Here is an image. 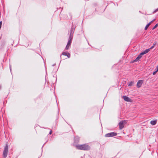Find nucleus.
Returning a JSON list of instances; mask_svg holds the SVG:
<instances>
[{"label": "nucleus", "instance_id": "f257e3e1", "mask_svg": "<svg viewBox=\"0 0 158 158\" xmlns=\"http://www.w3.org/2000/svg\"><path fill=\"white\" fill-rule=\"evenodd\" d=\"M76 148L78 149L83 150H88L90 149V147L86 144H83L81 145H77L76 146Z\"/></svg>", "mask_w": 158, "mask_h": 158}, {"label": "nucleus", "instance_id": "f03ea898", "mask_svg": "<svg viewBox=\"0 0 158 158\" xmlns=\"http://www.w3.org/2000/svg\"><path fill=\"white\" fill-rule=\"evenodd\" d=\"M8 145L6 144L3 151L2 156L3 158H6L7 156L8 152Z\"/></svg>", "mask_w": 158, "mask_h": 158}, {"label": "nucleus", "instance_id": "7ed1b4c3", "mask_svg": "<svg viewBox=\"0 0 158 158\" xmlns=\"http://www.w3.org/2000/svg\"><path fill=\"white\" fill-rule=\"evenodd\" d=\"M76 27L74 25H72L71 29L70 31V35L69 37L73 38V34L75 29Z\"/></svg>", "mask_w": 158, "mask_h": 158}, {"label": "nucleus", "instance_id": "20e7f679", "mask_svg": "<svg viewBox=\"0 0 158 158\" xmlns=\"http://www.w3.org/2000/svg\"><path fill=\"white\" fill-rule=\"evenodd\" d=\"M117 135V134L115 132H112L108 133L105 135V137H113L116 136Z\"/></svg>", "mask_w": 158, "mask_h": 158}, {"label": "nucleus", "instance_id": "39448f33", "mask_svg": "<svg viewBox=\"0 0 158 158\" xmlns=\"http://www.w3.org/2000/svg\"><path fill=\"white\" fill-rule=\"evenodd\" d=\"M125 121H121L119 123V128L120 129H122L124 127V123Z\"/></svg>", "mask_w": 158, "mask_h": 158}, {"label": "nucleus", "instance_id": "423d86ee", "mask_svg": "<svg viewBox=\"0 0 158 158\" xmlns=\"http://www.w3.org/2000/svg\"><path fill=\"white\" fill-rule=\"evenodd\" d=\"M143 82V81L142 80H139L137 84V86L138 88L140 87Z\"/></svg>", "mask_w": 158, "mask_h": 158}, {"label": "nucleus", "instance_id": "0eeeda50", "mask_svg": "<svg viewBox=\"0 0 158 158\" xmlns=\"http://www.w3.org/2000/svg\"><path fill=\"white\" fill-rule=\"evenodd\" d=\"M150 51V49H147L145 50L144 51L142 52H141L140 54L141 56L147 53H148L149 51Z\"/></svg>", "mask_w": 158, "mask_h": 158}, {"label": "nucleus", "instance_id": "6e6552de", "mask_svg": "<svg viewBox=\"0 0 158 158\" xmlns=\"http://www.w3.org/2000/svg\"><path fill=\"white\" fill-rule=\"evenodd\" d=\"M141 57L142 56L139 54L138 56L133 61L132 63L137 61L141 58Z\"/></svg>", "mask_w": 158, "mask_h": 158}, {"label": "nucleus", "instance_id": "1a4fd4ad", "mask_svg": "<svg viewBox=\"0 0 158 158\" xmlns=\"http://www.w3.org/2000/svg\"><path fill=\"white\" fill-rule=\"evenodd\" d=\"M123 98L124 99V100L127 102H130V98L126 96H123Z\"/></svg>", "mask_w": 158, "mask_h": 158}, {"label": "nucleus", "instance_id": "9d476101", "mask_svg": "<svg viewBox=\"0 0 158 158\" xmlns=\"http://www.w3.org/2000/svg\"><path fill=\"white\" fill-rule=\"evenodd\" d=\"M79 138L78 136H76L75 137L74 139V143H77L79 142Z\"/></svg>", "mask_w": 158, "mask_h": 158}, {"label": "nucleus", "instance_id": "9b49d317", "mask_svg": "<svg viewBox=\"0 0 158 158\" xmlns=\"http://www.w3.org/2000/svg\"><path fill=\"white\" fill-rule=\"evenodd\" d=\"M155 20V19H153L150 22H149L145 26V30H146L148 29V27H149V26L151 24V23H152L153 21Z\"/></svg>", "mask_w": 158, "mask_h": 158}, {"label": "nucleus", "instance_id": "f8f14e48", "mask_svg": "<svg viewBox=\"0 0 158 158\" xmlns=\"http://www.w3.org/2000/svg\"><path fill=\"white\" fill-rule=\"evenodd\" d=\"M73 38H72L71 37H69L68 41L67 44L70 45Z\"/></svg>", "mask_w": 158, "mask_h": 158}, {"label": "nucleus", "instance_id": "ddd939ff", "mask_svg": "<svg viewBox=\"0 0 158 158\" xmlns=\"http://www.w3.org/2000/svg\"><path fill=\"white\" fill-rule=\"evenodd\" d=\"M150 123L152 125H155L156 123V121L152 120L150 122Z\"/></svg>", "mask_w": 158, "mask_h": 158}, {"label": "nucleus", "instance_id": "4468645a", "mask_svg": "<svg viewBox=\"0 0 158 158\" xmlns=\"http://www.w3.org/2000/svg\"><path fill=\"white\" fill-rule=\"evenodd\" d=\"M156 42H155L153 44V45L149 48V49H150V50L151 49H152V48H153L154 47V46L156 45Z\"/></svg>", "mask_w": 158, "mask_h": 158}, {"label": "nucleus", "instance_id": "2eb2a0df", "mask_svg": "<svg viewBox=\"0 0 158 158\" xmlns=\"http://www.w3.org/2000/svg\"><path fill=\"white\" fill-rule=\"evenodd\" d=\"M70 45H68V44H67V45L65 48V49L66 50H68L70 47Z\"/></svg>", "mask_w": 158, "mask_h": 158}, {"label": "nucleus", "instance_id": "dca6fc26", "mask_svg": "<svg viewBox=\"0 0 158 158\" xmlns=\"http://www.w3.org/2000/svg\"><path fill=\"white\" fill-rule=\"evenodd\" d=\"M134 82L132 81L130 82L128 85V86H131L133 85Z\"/></svg>", "mask_w": 158, "mask_h": 158}, {"label": "nucleus", "instance_id": "f3484780", "mask_svg": "<svg viewBox=\"0 0 158 158\" xmlns=\"http://www.w3.org/2000/svg\"><path fill=\"white\" fill-rule=\"evenodd\" d=\"M158 26V23H157L156 24L155 26L153 27L152 28V30L155 29Z\"/></svg>", "mask_w": 158, "mask_h": 158}, {"label": "nucleus", "instance_id": "a211bd4d", "mask_svg": "<svg viewBox=\"0 0 158 158\" xmlns=\"http://www.w3.org/2000/svg\"><path fill=\"white\" fill-rule=\"evenodd\" d=\"M66 56L68 58H69L70 57V54L69 53H67Z\"/></svg>", "mask_w": 158, "mask_h": 158}, {"label": "nucleus", "instance_id": "6ab92c4d", "mask_svg": "<svg viewBox=\"0 0 158 158\" xmlns=\"http://www.w3.org/2000/svg\"><path fill=\"white\" fill-rule=\"evenodd\" d=\"M67 53H66V52H63L62 53V55H64V56H66L67 54Z\"/></svg>", "mask_w": 158, "mask_h": 158}, {"label": "nucleus", "instance_id": "aec40b11", "mask_svg": "<svg viewBox=\"0 0 158 158\" xmlns=\"http://www.w3.org/2000/svg\"><path fill=\"white\" fill-rule=\"evenodd\" d=\"M158 11V8L157 9H156L153 12V13H156V12H157V11Z\"/></svg>", "mask_w": 158, "mask_h": 158}, {"label": "nucleus", "instance_id": "412c9836", "mask_svg": "<svg viewBox=\"0 0 158 158\" xmlns=\"http://www.w3.org/2000/svg\"><path fill=\"white\" fill-rule=\"evenodd\" d=\"M157 72V71L156 70V71H154V72L153 73H152L153 75H155V74H156V73Z\"/></svg>", "mask_w": 158, "mask_h": 158}, {"label": "nucleus", "instance_id": "4be33fe9", "mask_svg": "<svg viewBox=\"0 0 158 158\" xmlns=\"http://www.w3.org/2000/svg\"><path fill=\"white\" fill-rule=\"evenodd\" d=\"M52 130H51V131L49 132V134H50V135L52 133Z\"/></svg>", "mask_w": 158, "mask_h": 158}, {"label": "nucleus", "instance_id": "5701e85b", "mask_svg": "<svg viewBox=\"0 0 158 158\" xmlns=\"http://www.w3.org/2000/svg\"><path fill=\"white\" fill-rule=\"evenodd\" d=\"M10 72H11V65H10Z\"/></svg>", "mask_w": 158, "mask_h": 158}, {"label": "nucleus", "instance_id": "b1692460", "mask_svg": "<svg viewBox=\"0 0 158 158\" xmlns=\"http://www.w3.org/2000/svg\"><path fill=\"white\" fill-rule=\"evenodd\" d=\"M156 69V71L157 72L158 71V66H157Z\"/></svg>", "mask_w": 158, "mask_h": 158}, {"label": "nucleus", "instance_id": "393cba45", "mask_svg": "<svg viewBox=\"0 0 158 158\" xmlns=\"http://www.w3.org/2000/svg\"><path fill=\"white\" fill-rule=\"evenodd\" d=\"M55 64H53V65H52V66H55Z\"/></svg>", "mask_w": 158, "mask_h": 158}, {"label": "nucleus", "instance_id": "a878e982", "mask_svg": "<svg viewBox=\"0 0 158 158\" xmlns=\"http://www.w3.org/2000/svg\"><path fill=\"white\" fill-rule=\"evenodd\" d=\"M45 143H44V145H43V146H42V148L43 147L44 145L45 144Z\"/></svg>", "mask_w": 158, "mask_h": 158}, {"label": "nucleus", "instance_id": "bb28decb", "mask_svg": "<svg viewBox=\"0 0 158 158\" xmlns=\"http://www.w3.org/2000/svg\"><path fill=\"white\" fill-rule=\"evenodd\" d=\"M60 59H61V56H60Z\"/></svg>", "mask_w": 158, "mask_h": 158}]
</instances>
